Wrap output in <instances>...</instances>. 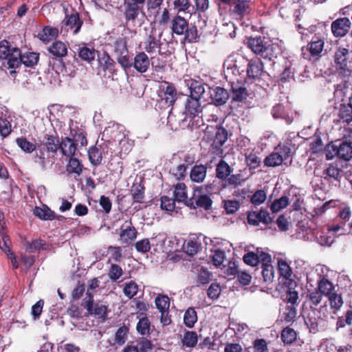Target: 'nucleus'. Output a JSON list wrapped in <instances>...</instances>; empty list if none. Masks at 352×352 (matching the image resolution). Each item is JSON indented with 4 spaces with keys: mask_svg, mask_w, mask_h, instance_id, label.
I'll list each match as a JSON object with an SVG mask.
<instances>
[{
    "mask_svg": "<svg viewBox=\"0 0 352 352\" xmlns=\"http://www.w3.org/2000/svg\"><path fill=\"white\" fill-rule=\"evenodd\" d=\"M48 51L56 58H63L67 54L66 44L60 41H56L48 47Z\"/></svg>",
    "mask_w": 352,
    "mask_h": 352,
    "instance_id": "nucleus-31",
    "label": "nucleus"
},
{
    "mask_svg": "<svg viewBox=\"0 0 352 352\" xmlns=\"http://www.w3.org/2000/svg\"><path fill=\"white\" fill-rule=\"evenodd\" d=\"M324 152L327 160L338 157L349 161L352 157V146L351 143L336 140L329 143L324 148Z\"/></svg>",
    "mask_w": 352,
    "mask_h": 352,
    "instance_id": "nucleus-8",
    "label": "nucleus"
},
{
    "mask_svg": "<svg viewBox=\"0 0 352 352\" xmlns=\"http://www.w3.org/2000/svg\"><path fill=\"white\" fill-rule=\"evenodd\" d=\"M76 148L77 144L73 139L68 137L62 139L60 149L63 155L73 157L76 153Z\"/></svg>",
    "mask_w": 352,
    "mask_h": 352,
    "instance_id": "nucleus-26",
    "label": "nucleus"
},
{
    "mask_svg": "<svg viewBox=\"0 0 352 352\" xmlns=\"http://www.w3.org/2000/svg\"><path fill=\"white\" fill-rule=\"evenodd\" d=\"M60 142L57 135H46L39 146L40 154H36L35 162L38 163L42 168H45L47 162H50V157H45L44 152L51 153L52 157H54L60 149Z\"/></svg>",
    "mask_w": 352,
    "mask_h": 352,
    "instance_id": "nucleus-6",
    "label": "nucleus"
},
{
    "mask_svg": "<svg viewBox=\"0 0 352 352\" xmlns=\"http://www.w3.org/2000/svg\"><path fill=\"white\" fill-rule=\"evenodd\" d=\"M212 200L209 196L201 195L197 198H189L187 201V206L192 209L201 208L208 211L212 209Z\"/></svg>",
    "mask_w": 352,
    "mask_h": 352,
    "instance_id": "nucleus-21",
    "label": "nucleus"
},
{
    "mask_svg": "<svg viewBox=\"0 0 352 352\" xmlns=\"http://www.w3.org/2000/svg\"><path fill=\"white\" fill-rule=\"evenodd\" d=\"M248 96V91L246 87L239 83H232L230 97L232 102H241L246 100Z\"/></svg>",
    "mask_w": 352,
    "mask_h": 352,
    "instance_id": "nucleus-23",
    "label": "nucleus"
},
{
    "mask_svg": "<svg viewBox=\"0 0 352 352\" xmlns=\"http://www.w3.org/2000/svg\"><path fill=\"white\" fill-rule=\"evenodd\" d=\"M21 50L17 47H12L8 52L7 58H3V60L7 61L8 69H15L19 67V60H21L20 58Z\"/></svg>",
    "mask_w": 352,
    "mask_h": 352,
    "instance_id": "nucleus-27",
    "label": "nucleus"
},
{
    "mask_svg": "<svg viewBox=\"0 0 352 352\" xmlns=\"http://www.w3.org/2000/svg\"><path fill=\"white\" fill-rule=\"evenodd\" d=\"M88 156L90 163L94 166H98L102 162V155L101 151L96 146H91L88 151Z\"/></svg>",
    "mask_w": 352,
    "mask_h": 352,
    "instance_id": "nucleus-45",
    "label": "nucleus"
},
{
    "mask_svg": "<svg viewBox=\"0 0 352 352\" xmlns=\"http://www.w3.org/2000/svg\"><path fill=\"white\" fill-rule=\"evenodd\" d=\"M351 26V21L347 17L338 18L333 21L331 25L333 35L336 38L346 36Z\"/></svg>",
    "mask_w": 352,
    "mask_h": 352,
    "instance_id": "nucleus-14",
    "label": "nucleus"
},
{
    "mask_svg": "<svg viewBox=\"0 0 352 352\" xmlns=\"http://www.w3.org/2000/svg\"><path fill=\"white\" fill-rule=\"evenodd\" d=\"M228 140V131L223 126H207L203 141L211 142L209 152L214 155L221 156L223 153V146Z\"/></svg>",
    "mask_w": 352,
    "mask_h": 352,
    "instance_id": "nucleus-2",
    "label": "nucleus"
},
{
    "mask_svg": "<svg viewBox=\"0 0 352 352\" xmlns=\"http://www.w3.org/2000/svg\"><path fill=\"white\" fill-rule=\"evenodd\" d=\"M243 56L237 55H230L224 63V66L227 67V71L231 70L232 73L234 75L240 74L241 72H244L245 64L247 63Z\"/></svg>",
    "mask_w": 352,
    "mask_h": 352,
    "instance_id": "nucleus-15",
    "label": "nucleus"
},
{
    "mask_svg": "<svg viewBox=\"0 0 352 352\" xmlns=\"http://www.w3.org/2000/svg\"><path fill=\"white\" fill-rule=\"evenodd\" d=\"M324 41L322 38H318L316 36H314L308 44V50L310 55L313 57L320 56L324 49Z\"/></svg>",
    "mask_w": 352,
    "mask_h": 352,
    "instance_id": "nucleus-29",
    "label": "nucleus"
},
{
    "mask_svg": "<svg viewBox=\"0 0 352 352\" xmlns=\"http://www.w3.org/2000/svg\"><path fill=\"white\" fill-rule=\"evenodd\" d=\"M16 142L19 147L25 153H30L36 149V145L25 138H18Z\"/></svg>",
    "mask_w": 352,
    "mask_h": 352,
    "instance_id": "nucleus-58",
    "label": "nucleus"
},
{
    "mask_svg": "<svg viewBox=\"0 0 352 352\" xmlns=\"http://www.w3.org/2000/svg\"><path fill=\"white\" fill-rule=\"evenodd\" d=\"M146 0H124V17L126 26H135L137 22L140 26L142 22H140L139 16L144 15V4Z\"/></svg>",
    "mask_w": 352,
    "mask_h": 352,
    "instance_id": "nucleus-7",
    "label": "nucleus"
},
{
    "mask_svg": "<svg viewBox=\"0 0 352 352\" xmlns=\"http://www.w3.org/2000/svg\"><path fill=\"white\" fill-rule=\"evenodd\" d=\"M230 98L228 91L221 87H216L214 89V93L211 95L212 102L216 106H221L225 104Z\"/></svg>",
    "mask_w": 352,
    "mask_h": 352,
    "instance_id": "nucleus-25",
    "label": "nucleus"
},
{
    "mask_svg": "<svg viewBox=\"0 0 352 352\" xmlns=\"http://www.w3.org/2000/svg\"><path fill=\"white\" fill-rule=\"evenodd\" d=\"M349 91V85L346 82H343L335 85L333 96L336 99L344 101Z\"/></svg>",
    "mask_w": 352,
    "mask_h": 352,
    "instance_id": "nucleus-50",
    "label": "nucleus"
},
{
    "mask_svg": "<svg viewBox=\"0 0 352 352\" xmlns=\"http://www.w3.org/2000/svg\"><path fill=\"white\" fill-rule=\"evenodd\" d=\"M170 29L172 34L184 36L185 41L192 43L199 41L197 28L195 25L189 24V22L180 14H176L173 16L170 23Z\"/></svg>",
    "mask_w": 352,
    "mask_h": 352,
    "instance_id": "nucleus-1",
    "label": "nucleus"
},
{
    "mask_svg": "<svg viewBox=\"0 0 352 352\" xmlns=\"http://www.w3.org/2000/svg\"><path fill=\"white\" fill-rule=\"evenodd\" d=\"M83 21L80 19L78 12L72 10L70 14L66 13L65 19L60 23V31L68 32L69 29L74 30V34L79 32Z\"/></svg>",
    "mask_w": 352,
    "mask_h": 352,
    "instance_id": "nucleus-12",
    "label": "nucleus"
},
{
    "mask_svg": "<svg viewBox=\"0 0 352 352\" xmlns=\"http://www.w3.org/2000/svg\"><path fill=\"white\" fill-rule=\"evenodd\" d=\"M334 67L342 78H349L352 74V52L346 47H339L333 56Z\"/></svg>",
    "mask_w": 352,
    "mask_h": 352,
    "instance_id": "nucleus-4",
    "label": "nucleus"
},
{
    "mask_svg": "<svg viewBox=\"0 0 352 352\" xmlns=\"http://www.w3.org/2000/svg\"><path fill=\"white\" fill-rule=\"evenodd\" d=\"M267 198L266 192L264 190H256L250 199L251 203L254 206H258L265 202Z\"/></svg>",
    "mask_w": 352,
    "mask_h": 352,
    "instance_id": "nucleus-63",
    "label": "nucleus"
},
{
    "mask_svg": "<svg viewBox=\"0 0 352 352\" xmlns=\"http://www.w3.org/2000/svg\"><path fill=\"white\" fill-rule=\"evenodd\" d=\"M174 196L176 201L184 202L187 206V201H188L189 198L187 197L186 186L184 183H178L175 186Z\"/></svg>",
    "mask_w": 352,
    "mask_h": 352,
    "instance_id": "nucleus-46",
    "label": "nucleus"
},
{
    "mask_svg": "<svg viewBox=\"0 0 352 352\" xmlns=\"http://www.w3.org/2000/svg\"><path fill=\"white\" fill-rule=\"evenodd\" d=\"M170 12L168 8H161L160 14L157 16V19H154L160 25H166L171 21Z\"/></svg>",
    "mask_w": 352,
    "mask_h": 352,
    "instance_id": "nucleus-56",
    "label": "nucleus"
},
{
    "mask_svg": "<svg viewBox=\"0 0 352 352\" xmlns=\"http://www.w3.org/2000/svg\"><path fill=\"white\" fill-rule=\"evenodd\" d=\"M173 6L178 14L180 12L190 13V8L191 4L189 0H175Z\"/></svg>",
    "mask_w": 352,
    "mask_h": 352,
    "instance_id": "nucleus-59",
    "label": "nucleus"
},
{
    "mask_svg": "<svg viewBox=\"0 0 352 352\" xmlns=\"http://www.w3.org/2000/svg\"><path fill=\"white\" fill-rule=\"evenodd\" d=\"M229 6L230 15L236 19H243L252 10L251 0H232Z\"/></svg>",
    "mask_w": 352,
    "mask_h": 352,
    "instance_id": "nucleus-11",
    "label": "nucleus"
},
{
    "mask_svg": "<svg viewBox=\"0 0 352 352\" xmlns=\"http://www.w3.org/2000/svg\"><path fill=\"white\" fill-rule=\"evenodd\" d=\"M264 72V65L260 58H252L248 60L246 73L249 79L259 80Z\"/></svg>",
    "mask_w": 352,
    "mask_h": 352,
    "instance_id": "nucleus-17",
    "label": "nucleus"
},
{
    "mask_svg": "<svg viewBox=\"0 0 352 352\" xmlns=\"http://www.w3.org/2000/svg\"><path fill=\"white\" fill-rule=\"evenodd\" d=\"M175 199L170 198L167 196L161 197L160 207L162 210L167 212H173L175 208Z\"/></svg>",
    "mask_w": 352,
    "mask_h": 352,
    "instance_id": "nucleus-64",
    "label": "nucleus"
},
{
    "mask_svg": "<svg viewBox=\"0 0 352 352\" xmlns=\"http://www.w3.org/2000/svg\"><path fill=\"white\" fill-rule=\"evenodd\" d=\"M207 166L203 164L195 165L190 170V177L194 182L201 183L206 178Z\"/></svg>",
    "mask_w": 352,
    "mask_h": 352,
    "instance_id": "nucleus-30",
    "label": "nucleus"
},
{
    "mask_svg": "<svg viewBox=\"0 0 352 352\" xmlns=\"http://www.w3.org/2000/svg\"><path fill=\"white\" fill-rule=\"evenodd\" d=\"M116 60L125 71L132 67L133 59L131 58L129 50L116 56Z\"/></svg>",
    "mask_w": 352,
    "mask_h": 352,
    "instance_id": "nucleus-48",
    "label": "nucleus"
},
{
    "mask_svg": "<svg viewBox=\"0 0 352 352\" xmlns=\"http://www.w3.org/2000/svg\"><path fill=\"white\" fill-rule=\"evenodd\" d=\"M197 321V312L193 307H189L184 313V323L188 328H192Z\"/></svg>",
    "mask_w": 352,
    "mask_h": 352,
    "instance_id": "nucleus-47",
    "label": "nucleus"
},
{
    "mask_svg": "<svg viewBox=\"0 0 352 352\" xmlns=\"http://www.w3.org/2000/svg\"><path fill=\"white\" fill-rule=\"evenodd\" d=\"M132 204H142L145 197V187L141 184H133L131 189Z\"/></svg>",
    "mask_w": 352,
    "mask_h": 352,
    "instance_id": "nucleus-33",
    "label": "nucleus"
},
{
    "mask_svg": "<svg viewBox=\"0 0 352 352\" xmlns=\"http://www.w3.org/2000/svg\"><path fill=\"white\" fill-rule=\"evenodd\" d=\"M197 340L198 336L197 332L185 330L182 338V346L184 348H193L197 345Z\"/></svg>",
    "mask_w": 352,
    "mask_h": 352,
    "instance_id": "nucleus-40",
    "label": "nucleus"
},
{
    "mask_svg": "<svg viewBox=\"0 0 352 352\" xmlns=\"http://www.w3.org/2000/svg\"><path fill=\"white\" fill-rule=\"evenodd\" d=\"M186 85L190 90L189 96L201 99L204 97L206 89L205 87L207 85L201 80H197L195 79H189L185 80Z\"/></svg>",
    "mask_w": 352,
    "mask_h": 352,
    "instance_id": "nucleus-22",
    "label": "nucleus"
},
{
    "mask_svg": "<svg viewBox=\"0 0 352 352\" xmlns=\"http://www.w3.org/2000/svg\"><path fill=\"white\" fill-rule=\"evenodd\" d=\"M113 52L118 56L129 50L127 46V40L126 37H118L111 44Z\"/></svg>",
    "mask_w": 352,
    "mask_h": 352,
    "instance_id": "nucleus-44",
    "label": "nucleus"
},
{
    "mask_svg": "<svg viewBox=\"0 0 352 352\" xmlns=\"http://www.w3.org/2000/svg\"><path fill=\"white\" fill-rule=\"evenodd\" d=\"M58 36V30L56 28L45 26L38 34L37 37L45 43L56 38Z\"/></svg>",
    "mask_w": 352,
    "mask_h": 352,
    "instance_id": "nucleus-32",
    "label": "nucleus"
},
{
    "mask_svg": "<svg viewBox=\"0 0 352 352\" xmlns=\"http://www.w3.org/2000/svg\"><path fill=\"white\" fill-rule=\"evenodd\" d=\"M289 198L287 196H282L275 199L271 204L270 209L273 213H276L280 210L285 208L289 205Z\"/></svg>",
    "mask_w": 352,
    "mask_h": 352,
    "instance_id": "nucleus-51",
    "label": "nucleus"
},
{
    "mask_svg": "<svg viewBox=\"0 0 352 352\" xmlns=\"http://www.w3.org/2000/svg\"><path fill=\"white\" fill-rule=\"evenodd\" d=\"M167 86L164 89V95L159 101L161 108L173 107L177 100V91L175 86L170 82H166Z\"/></svg>",
    "mask_w": 352,
    "mask_h": 352,
    "instance_id": "nucleus-16",
    "label": "nucleus"
},
{
    "mask_svg": "<svg viewBox=\"0 0 352 352\" xmlns=\"http://www.w3.org/2000/svg\"><path fill=\"white\" fill-rule=\"evenodd\" d=\"M155 305L160 311H168L170 307V298L166 295H159L155 298Z\"/></svg>",
    "mask_w": 352,
    "mask_h": 352,
    "instance_id": "nucleus-60",
    "label": "nucleus"
},
{
    "mask_svg": "<svg viewBox=\"0 0 352 352\" xmlns=\"http://www.w3.org/2000/svg\"><path fill=\"white\" fill-rule=\"evenodd\" d=\"M129 331V328L124 324L120 327L115 334V342L119 345L123 344L126 340Z\"/></svg>",
    "mask_w": 352,
    "mask_h": 352,
    "instance_id": "nucleus-61",
    "label": "nucleus"
},
{
    "mask_svg": "<svg viewBox=\"0 0 352 352\" xmlns=\"http://www.w3.org/2000/svg\"><path fill=\"white\" fill-rule=\"evenodd\" d=\"M338 117L348 124L352 122V106L349 102L340 104Z\"/></svg>",
    "mask_w": 352,
    "mask_h": 352,
    "instance_id": "nucleus-37",
    "label": "nucleus"
},
{
    "mask_svg": "<svg viewBox=\"0 0 352 352\" xmlns=\"http://www.w3.org/2000/svg\"><path fill=\"white\" fill-rule=\"evenodd\" d=\"M185 252L189 256L195 255L201 248V244L197 241L189 240L184 245Z\"/></svg>",
    "mask_w": 352,
    "mask_h": 352,
    "instance_id": "nucleus-62",
    "label": "nucleus"
},
{
    "mask_svg": "<svg viewBox=\"0 0 352 352\" xmlns=\"http://www.w3.org/2000/svg\"><path fill=\"white\" fill-rule=\"evenodd\" d=\"M248 222L252 226H258L261 223L268 226L273 222L267 210L261 209L259 211L249 212L247 217Z\"/></svg>",
    "mask_w": 352,
    "mask_h": 352,
    "instance_id": "nucleus-13",
    "label": "nucleus"
},
{
    "mask_svg": "<svg viewBox=\"0 0 352 352\" xmlns=\"http://www.w3.org/2000/svg\"><path fill=\"white\" fill-rule=\"evenodd\" d=\"M145 2L148 16H153V19H157V16L160 14L164 0H146Z\"/></svg>",
    "mask_w": 352,
    "mask_h": 352,
    "instance_id": "nucleus-38",
    "label": "nucleus"
},
{
    "mask_svg": "<svg viewBox=\"0 0 352 352\" xmlns=\"http://www.w3.org/2000/svg\"><path fill=\"white\" fill-rule=\"evenodd\" d=\"M200 98L188 96L185 103V113L187 116L194 118L202 113L203 107Z\"/></svg>",
    "mask_w": 352,
    "mask_h": 352,
    "instance_id": "nucleus-18",
    "label": "nucleus"
},
{
    "mask_svg": "<svg viewBox=\"0 0 352 352\" xmlns=\"http://www.w3.org/2000/svg\"><path fill=\"white\" fill-rule=\"evenodd\" d=\"M100 53L93 47H88L86 44L80 46L78 49V54L80 59L89 63H91L96 58V54Z\"/></svg>",
    "mask_w": 352,
    "mask_h": 352,
    "instance_id": "nucleus-24",
    "label": "nucleus"
},
{
    "mask_svg": "<svg viewBox=\"0 0 352 352\" xmlns=\"http://www.w3.org/2000/svg\"><path fill=\"white\" fill-rule=\"evenodd\" d=\"M138 285L134 280H131L124 284L123 293L125 296L131 299L138 294Z\"/></svg>",
    "mask_w": 352,
    "mask_h": 352,
    "instance_id": "nucleus-54",
    "label": "nucleus"
},
{
    "mask_svg": "<svg viewBox=\"0 0 352 352\" xmlns=\"http://www.w3.org/2000/svg\"><path fill=\"white\" fill-rule=\"evenodd\" d=\"M232 168L224 160H221L216 167V177L221 180H226L232 173Z\"/></svg>",
    "mask_w": 352,
    "mask_h": 352,
    "instance_id": "nucleus-35",
    "label": "nucleus"
},
{
    "mask_svg": "<svg viewBox=\"0 0 352 352\" xmlns=\"http://www.w3.org/2000/svg\"><path fill=\"white\" fill-rule=\"evenodd\" d=\"M69 162L66 166V170L69 174H76L80 175L82 173L83 165L82 162L76 157H69Z\"/></svg>",
    "mask_w": 352,
    "mask_h": 352,
    "instance_id": "nucleus-39",
    "label": "nucleus"
},
{
    "mask_svg": "<svg viewBox=\"0 0 352 352\" xmlns=\"http://www.w3.org/2000/svg\"><path fill=\"white\" fill-rule=\"evenodd\" d=\"M161 45L160 40L157 39L153 34H150L144 43V50L148 54L153 53L157 49H159V54H162L160 50Z\"/></svg>",
    "mask_w": 352,
    "mask_h": 352,
    "instance_id": "nucleus-34",
    "label": "nucleus"
},
{
    "mask_svg": "<svg viewBox=\"0 0 352 352\" xmlns=\"http://www.w3.org/2000/svg\"><path fill=\"white\" fill-rule=\"evenodd\" d=\"M278 269L280 276L287 280H289L291 278L292 270L285 261L283 259L278 260Z\"/></svg>",
    "mask_w": 352,
    "mask_h": 352,
    "instance_id": "nucleus-53",
    "label": "nucleus"
},
{
    "mask_svg": "<svg viewBox=\"0 0 352 352\" xmlns=\"http://www.w3.org/2000/svg\"><path fill=\"white\" fill-rule=\"evenodd\" d=\"M280 338L285 345H290L296 341L297 333L293 328L286 327L281 331Z\"/></svg>",
    "mask_w": 352,
    "mask_h": 352,
    "instance_id": "nucleus-41",
    "label": "nucleus"
},
{
    "mask_svg": "<svg viewBox=\"0 0 352 352\" xmlns=\"http://www.w3.org/2000/svg\"><path fill=\"white\" fill-rule=\"evenodd\" d=\"M20 58L21 60H19V66L23 64L27 67L34 68L38 64L40 54L34 52H27L23 54L21 53Z\"/></svg>",
    "mask_w": 352,
    "mask_h": 352,
    "instance_id": "nucleus-28",
    "label": "nucleus"
},
{
    "mask_svg": "<svg viewBox=\"0 0 352 352\" xmlns=\"http://www.w3.org/2000/svg\"><path fill=\"white\" fill-rule=\"evenodd\" d=\"M245 162L250 170L258 168L261 164V157L254 152L245 153Z\"/></svg>",
    "mask_w": 352,
    "mask_h": 352,
    "instance_id": "nucleus-43",
    "label": "nucleus"
},
{
    "mask_svg": "<svg viewBox=\"0 0 352 352\" xmlns=\"http://www.w3.org/2000/svg\"><path fill=\"white\" fill-rule=\"evenodd\" d=\"M34 214L45 221H52L56 219L54 212L45 205H43L42 208L36 206L34 210Z\"/></svg>",
    "mask_w": 352,
    "mask_h": 352,
    "instance_id": "nucleus-36",
    "label": "nucleus"
},
{
    "mask_svg": "<svg viewBox=\"0 0 352 352\" xmlns=\"http://www.w3.org/2000/svg\"><path fill=\"white\" fill-rule=\"evenodd\" d=\"M82 305L87 309L89 314H94L103 321L107 318L108 307L100 302L94 303L92 294L88 292L86 293Z\"/></svg>",
    "mask_w": 352,
    "mask_h": 352,
    "instance_id": "nucleus-9",
    "label": "nucleus"
},
{
    "mask_svg": "<svg viewBox=\"0 0 352 352\" xmlns=\"http://www.w3.org/2000/svg\"><path fill=\"white\" fill-rule=\"evenodd\" d=\"M260 248L256 249V252H249L243 257L244 263L251 266H256L259 263V256Z\"/></svg>",
    "mask_w": 352,
    "mask_h": 352,
    "instance_id": "nucleus-57",
    "label": "nucleus"
},
{
    "mask_svg": "<svg viewBox=\"0 0 352 352\" xmlns=\"http://www.w3.org/2000/svg\"><path fill=\"white\" fill-rule=\"evenodd\" d=\"M292 147V144L291 143L279 144L275 148V151L265 157L263 161L264 166L266 167H276L280 166L284 161H285V165L290 166L292 159L290 160L289 164H287L286 161L294 155V152Z\"/></svg>",
    "mask_w": 352,
    "mask_h": 352,
    "instance_id": "nucleus-5",
    "label": "nucleus"
},
{
    "mask_svg": "<svg viewBox=\"0 0 352 352\" xmlns=\"http://www.w3.org/2000/svg\"><path fill=\"white\" fill-rule=\"evenodd\" d=\"M150 64V59L147 54L144 52H139L133 59L132 67L138 72L143 74L148 71Z\"/></svg>",
    "mask_w": 352,
    "mask_h": 352,
    "instance_id": "nucleus-20",
    "label": "nucleus"
},
{
    "mask_svg": "<svg viewBox=\"0 0 352 352\" xmlns=\"http://www.w3.org/2000/svg\"><path fill=\"white\" fill-rule=\"evenodd\" d=\"M151 322L146 316L140 318L136 329L139 333L142 336L148 335L150 333Z\"/></svg>",
    "mask_w": 352,
    "mask_h": 352,
    "instance_id": "nucleus-52",
    "label": "nucleus"
},
{
    "mask_svg": "<svg viewBox=\"0 0 352 352\" xmlns=\"http://www.w3.org/2000/svg\"><path fill=\"white\" fill-rule=\"evenodd\" d=\"M247 45L254 54L269 60H272L278 54V46L265 41L261 36L250 37L248 39Z\"/></svg>",
    "mask_w": 352,
    "mask_h": 352,
    "instance_id": "nucleus-3",
    "label": "nucleus"
},
{
    "mask_svg": "<svg viewBox=\"0 0 352 352\" xmlns=\"http://www.w3.org/2000/svg\"><path fill=\"white\" fill-rule=\"evenodd\" d=\"M116 232L119 235L120 241L126 245H129L133 242L136 239L138 234L131 219L125 221L120 228L116 230Z\"/></svg>",
    "mask_w": 352,
    "mask_h": 352,
    "instance_id": "nucleus-10",
    "label": "nucleus"
},
{
    "mask_svg": "<svg viewBox=\"0 0 352 352\" xmlns=\"http://www.w3.org/2000/svg\"><path fill=\"white\" fill-rule=\"evenodd\" d=\"M190 156H186L185 162L179 164L175 168L173 169V175L176 179L180 181L184 180L187 175V169L190 162L188 160Z\"/></svg>",
    "mask_w": 352,
    "mask_h": 352,
    "instance_id": "nucleus-42",
    "label": "nucleus"
},
{
    "mask_svg": "<svg viewBox=\"0 0 352 352\" xmlns=\"http://www.w3.org/2000/svg\"><path fill=\"white\" fill-rule=\"evenodd\" d=\"M261 268L263 281L267 284L272 283L274 278V268L273 265L272 264L264 265L261 266Z\"/></svg>",
    "mask_w": 352,
    "mask_h": 352,
    "instance_id": "nucleus-55",
    "label": "nucleus"
},
{
    "mask_svg": "<svg viewBox=\"0 0 352 352\" xmlns=\"http://www.w3.org/2000/svg\"><path fill=\"white\" fill-rule=\"evenodd\" d=\"M98 66L103 72H108L110 74L116 73V63L107 52L98 53Z\"/></svg>",
    "mask_w": 352,
    "mask_h": 352,
    "instance_id": "nucleus-19",
    "label": "nucleus"
},
{
    "mask_svg": "<svg viewBox=\"0 0 352 352\" xmlns=\"http://www.w3.org/2000/svg\"><path fill=\"white\" fill-rule=\"evenodd\" d=\"M334 286L327 278H322L318 283V291L326 296L332 294Z\"/></svg>",
    "mask_w": 352,
    "mask_h": 352,
    "instance_id": "nucleus-49",
    "label": "nucleus"
}]
</instances>
